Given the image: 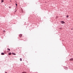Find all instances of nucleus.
Listing matches in <instances>:
<instances>
[{"mask_svg": "<svg viewBox=\"0 0 73 73\" xmlns=\"http://www.w3.org/2000/svg\"><path fill=\"white\" fill-rule=\"evenodd\" d=\"M61 23L62 24H64V23H65V22L64 21H61Z\"/></svg>", "mask_w": 73, "mask_h": 73, "instance_id": "f257e3e1", "label": "nucleus"}, {"mask_svg": "<svg viewBox=\"0 0 73 73\" xmlns=\"http://www.w3.org/2000/svg\"><path fill=\"white\" fill-rule=\"evenodd\" d=\"M19 36V37H22V35L20 34Z\"/></svg>", "mask_w": 73, "mask_h": 73, "instance_id": "f03ea898", "label": "nucleus"}, {"mask_svg": "<svg viewBox=\"0 0 73 73\" xmlns=\"http://www.w3.org/2000/svg\"><path fill=\"white\" fill-rule=\"evenodd\" d=\"M1 55H4V53H1Z\"/></svg>", "mask_w": 73, "mask_h": 73, "instance_id": "7ed1b4c3", "label": "nucleus"}, {"mask_svg": "<svg viewBox=\"0 0 73 73\" xmlns=\"http://www.w3.org/2000/svg\"><path fill=\"white\" fill-rule=\"evenodd\" d=\"M70 60L72 61L73 60V58H71L70 59Z\"/></svg>", "mask_w": 73, "mask_h": 73, "instance_id": "20e7f679", "label": "nucleus"}, {"mask_svg": "<svg viewBox=\"0 0 73 73\" xmlns=\"http://www.w3.org/2000/svg\"><path fill=\"white\" fill-rule=\"evenodd\" d=\"M4 2V0H1V3H3Z\"/></svg>", "mask_w": 73, "mask_h": 73, "instance_id": "39448f33", "label": "nucleus"}, {"mask_svg": "<svg viewBox=\"0 0 73 73\" xmlns=\"http://www.w3.org/2000/svg\"><path fill=\"white\" fill-rule=\"evenodd\" d=\"M9 55H11V52H10L8 53Z\"/></svg>", "mask_w": 73, "mask_h": 73, "instance_id": "423d86ee", "label": "nucleus"}, {"mask_svg": "<svg viewBox=\"0 0 73 73\" xmlns=\"http://www.w3.org/2000/svg\"><path fill=\"white\" fill-rule=\"evenodd\" d=\"M20 60L21 61H22V59H21V58H20Z\"/></svg>", "mask_w": 73, "mask_h": 73, "instance_id": "0eeeda50", "label": "nucleus"}, {"mask_svg": "<svg viewBox=\"0 0 73 73\" xmlns=\"http://www.w3.org/2000/svg\"><path fill=\"white\" fill-rule=\"evenodd\" d=\"M7 50L9 51H10V49H9V48H7Z\"/></svg>", "mask_w": 73, "mask_h": 73, "instance_id": "6e6552de", "label": "nucleus"}, {"mask_svg": "<svg viewBox=\"0 0 73 73\" xmlns=\"http://www.w3.org/2000/svg\"><path fill=\"white\" fill-rule=\"evenodd\" d=\"M22 73H27V72H23Z\"/></svg>", "mask_w": 73, "mask_h": 73, "instance_id": "1a4fd4ad", "label": "nucleus"}, {"mask_svg": "<svg viewBox=\"0 0 73 73\" xmlns=\"http://www.w3.org/2000/svg\"><path fill=\"white\" fill-rule=\"evenodd\" d=\"M13 54H14V55H16V54L15 53H13Z\"/></svg>", "mask_w": 73, "mask_h": 73, "instance_id": "9d476101", "label": "nucleus"}, {"mask_svg": "<svg viewBox=\"0 0 73 73\" xmlns=\"http://www.w3.org/2000/svg\"><path fill=\"white\" fill-rule=\"evenodd\" d=\"M69 17V16H68V15H67L66 16V17Z\"/></svg>", "mask_w": 73, "mask_h": 73, "instance_id": "9b49d317", "label": "nucleus"}, {"mask_svg": "<svg viewBox=\"0 0 73 73\" xmlns=\"http://www.w3.org/2000/svg\"><path fill=\"white\" fill-rule=\"evenodd\" d=\"M16 6H17V4L16 3Z\"/></svg>", "mask_w": 73, "mask_h": 73, "instance_id": "f8f14e48", "label": "nucleus"}, {"mask_svg": "<svg viewBox=\"0 0 73 73\" xmlns=\"http://www.w3.org/2000/svg\"><path fill=\"white\" fill-rule=\"evenodd\" d=\"M5 73H7V72H5Z\"/></svg>", "mask_w": 73, "mask_h": 73, "instance_id": "ddd939ff", "label": "nucleus"}, {"mask_svg": "<svg viewBox=\"0 0 73 73\" xmlns=\"http://www.w3.org/2000/svg\"><path fill=\"white\" fill-rule=\"evenodd\" d=\"M5 31H3V32H5Z\"/></svg>", "mask_w": 73, "mask_h": 73, "instance_id": "4468645a", "label": "nucleus"}]
</instances>
